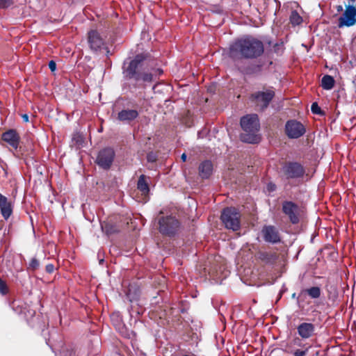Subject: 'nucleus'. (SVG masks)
<instances>
[{
  "mask_svg": "<svg viewBox=\"0 0 356 356\" xmlns=\"http://www.w3.org/2000/svg\"><path fill=\"white\" fill-rule=\"evenodd\" d=\"M114 156L115 153L113 149L105 148L99 152L97 159V163L100 167L108 169L113 163Z\"/></svg>",
  "mask_w": 356,
  "mask_h": 356,
  "instance_id": "9d476101",
  "label": "nucleus"
},
{
  "mask_svg": "<svg viewBox=\"0 0 356 356\" xmlns=\"http://www.w3.org/2000/svg\"><path fill=\"white\" fill-rule=\"evenodd\" d=\"M274 92L270 90L259 91L252 95V101L261 109L266 108L274 97Z\"/></svg>",
  "mask_w": 356,
  "mask_h": 356,
  "instance_id": "6e6552de",
  "label": "nucleus"
},
{
  "mask_svg": "<svg viewBox=\"0 0 356 356\" xmlns=\"http://www.w3.org/2000/svg\"><path fill=\"white\" fill-rule=\"evenodd\" d=\"M356 24V8L353 6H348L343 15L339 18L338 26L350 27Z\"/></svg>",
  "mask_w": 356,
  "mask_h": 356,
  "instance_id": "0eeeda50",
  "label": "nucleus"
},
{
  "mask_svg": "<svg viewBox=\"0 0 356 356\" xmlns=\"http://www.w3.org/2000/svg\"><path fill=\"white\" fill-rule=\"evenodd\" d=\"M305 171L298 163H286L282 168V175L286 179H295L302 177Z\"/></svg>",
  "mask_w": 356,
  "mask_h": 356,
  "instance_id": "1a4fd4ad",
  "label": "nucleus"
},
{
  "mask_svg": "<svg viewBox=\"0 0 356 356\" xmlns=\"http://www.w3.org/2000/svg\"><path fill=\"white\" fill-rule=\"evenodd\" d=\"M311 110H312V113H315V114H320L321 112V108L318 106V105L316 102H314L312 104Z\"/></svg>",
  "mask_w": 356,
  "mask_h": 356,
  "instance_id": "a878e982",
  "label": "nucleus"
},
{
  "mask_svg": "<svg viewBox=\"0 0 356 356\" xmlns=\"http://www.w3.org/2000/svg\"><path fill=\"white\" fill-rule=\"evenodd\" d=\"M186 158H187V156L185 153L182 154L181 156V159L182 160V161H186Z\"/></svg>",
  "mask_w": 356,
  "mask_h": 356,
  "instance_id": "2f4dec72",
  "label": "nucleus"
},
{
  "mask_svg": "<svg viewBox=\"0 0 356 356\" xmlns=\"http://www.w3.org/2000/svg\"><path fill=\"white\" fill-rule=\"evenodd\" d=\"M307 293L312 298H317L321 295V290L318 287H312L307 290Z\"/></svg>",
  "mask_w": 356,
  "mask_h": 356,
  "instance_id": "5701e85b",
  "label": "nucleus"
},
{
  "mask_svg": "<svg viewBox=\"0 0 356 356\" xmlns=\"http://www.w3.org/2000/svg\"><path fill=\"white\" fill-rule=\"evenodd\" d=\"M268 188H269V190H270V191H273V190L275 189V186H274V185H272V184H270V185L268 186Z\"/></svg>",
  "mask_w": 356,
  "mask_h": 356,
  "instance_id": "f704fd0d",
  "label": "nucleus"
},
{
  "mask_svg": "<svg viewBox=\"0 0 356 356\" xmlns=\"http://www.w3.org/2000/svg\"><path fill=\"white\" fill-rule=\"evenodd\" d=\"M241 126L244 134L241 135L242 141L248 143H256L259 141L257 132L259 130V122L256 114L247 115L241 119Z\"/></svg>",
  "mask_w": 356,
  "mask_h": 356,
  "instance_id": "7ed1b4c3",
  "label": "nucleus"
},
{
  "mask_svg": "<svg viewBox=\"0 0 356 356\" xmlns=\"http://www.w3.org/2000/svg\"><path fill=\"white\" fill-rule=\"evenodd\" d=\"M49 67L51 72H54L56 69V64L54 60H51L49 63Z\"/></svg>",
  "mask_w": 356,
  "mask_h": 356,
  "instance_id": "c85d7f7f",
  "label": "nucleus"
},
{
  "mask_svg": "<svg viewBox=\"0 0 356 356\" xmlns=\"http://www.w3.org/2000/svg\"><path fill=\"white\" fill-rule=\"evenodd\" d=\"M8 287L6 283L0 279V293L5 295L8 293Z\"/></svg>",
  "mask_w": 356,
  "mask_h": 356,
  "instance_id": "393cba45",
  "label": "nucleus"
},
{
  "mask_svg": "<svg viewBox=\"0 0 356 356\" xmlns=\"http://www.w3.org/2000/svg\"><path fill=\"white\" fill-rule=\"evenodd\" d=\"M241 214L236 208H225L221 214V220L227 229L236 231L240 228Z\"/></svg>",
  "mask_w": 356,
  "mask_h": 356,
  "instance_id": "20e7f679",
  "label": "nucleus"
},
{
  "mask_svg": "<svg viewBox=\"0 0 356 356\" xmlns=\"http://www.w3.org/2000/svg\"><path fill=\"white\" fill-rule=\"evenodd\" d=\"M213 172V165L209 161H204L199 166V175L203 179H207Z\"/></svg>",
  "mask_w": 356,
  "mask_h": 356,
  "instance_id": "dca6fc26",
  "label": "nucleus"
},
{
  "mask_svg": "<svg viewBox=\"0 0 356 356\" xmlns=\"http://www.w3.org/2000/svg\"><path fill=\"white\" fill-rule=\"evenodd\" d=\"M14 3V0H0V8H6Z\"/></svg>",
  "mask_w": 356,
  "mask_h": 356,
  "instance_id": "b1692460",
  "label": "nucleus"
},
{
  "mask_svg": "<svg viewBox=\"0 0 356 356\" xmlns=\"http://www.w3.org/2000/svg\"><path fill=\"white\" fill-rule=\"evenodd\" d=\"M264 51L263 42L252 36L239 38L229 47V55L233 58L254 59L261 56Z\"/></svg>",
  "mask_w": 356,
  "mask_h": 356,
  "instance_id": "f03ea898",
  "label": "nucleus"
},
{
  "mask_svg": "<svg viewBox=\"0 0 356 356\" xmlns=\"http://www.w3.org/2000/svg\"><path fill=\"white\" fill-rule=\"evenodd\" d=\"M298 332L303 339L311 337L315 331L314 325L310 323H302L298 327Z\"/></svg>",
  "mask_w": 356,
  "mask_h": 356,
  "instance_id": "2eb2a0df",
  "label": "nucleus"
},
{
  "mask_svg": "<svg viewBox=\"0 0 356 356\" xmlns=\"http://www.w3.org/2000/svg\"><path fill=\"white\" fill-rule=\"evenodd\" d=\"M138 189L143 193V195H147L149 193V185L147 181V177L142 175L140 176L138 184Z\"/></svg>",
  "mask_w": 356,
  "mask_h": 356,
  "instance_id": "6ab92c4d",
  "label": "nucleus"
},
{
  "mask_svg": "<svg viewBox=\"0 0 356 356\" xmlns=\"http://www.w3.org/2000/svg\"><path fill=\"white\" fill-rule=\"evenodd\" d=\"M307 350H297L294 352V356H305L307 354Z\"/></svg>",
  "mask_w": 356,
  "mask_h": 356,
  "instance_id": "cd10ccee",
  "label": "nucleus"
},
{
  "mask_svg": "<svg viewBox=\"0 0 356 356\" xmlns=\"http://www.w3.org/2000/svg\"><path fill=\"white\" fill-rule=\"evenodd\" d=\"M282 211L287 216L293 224L299 221V208L295 203L286 201L282 204Z\"/></svg>",
  "mask_w": 356,
  "mask_h": 356,
  "instance_id": "9b49d317",
  "label": "nucleus"
},
{
  "mask_svg": "<svg viewBox=\"0 0 356 356\" xmlns=\"http://www.w3.org/2000/svg\"><path fill=\"white\" fill-rule=\"evenodd\" d=\"M337 10L338 12L342 11L343 10V6H341V5L340 6H337Z\"/></svg>",
  "mask_w": 356,
  "mask_h": 356,
  "instance_id": "72a5a7b5",
  "label": "nucleus"
},
{
  "mask_svg": "<svg viewBox=\"0 0 356 356\" xmlns=\"http://www.w3.org/2000/svg\"><path fill=\"white\" fill-rule=\"evenodd\" d=\"M290 21L293 25H299L302 22V17L296 11H293L290 16Z\"/></svg>",
  "mask_w": 356,
  "mask_h": 356,
  "instance_id": "4be33fe9",
  "label": "nucleus"
},
{
  "mask_svg": "<svg viewBox=\"0 0 356 356\" xmlns=\"http://www.w3.org/2000/svg\"><path fill=\"white\" fill-rule=\"evenodd\" d=\"M159 223L160 232L168 236L174 235L179 227V221L171 216L161 218Z\"/></svg>",
  "mask_w": 356,
  "mask_h": 356,
  "instance_id": "39448f33",
  "label": "nucleus"
},
{
  "mask_svg": "<svg viewBox=\"0 0 356 356\" xmlns=\"http://www.w3.org/2000/svg\"><path fill=\"white\" fill-rule=\"evenodd\" d=\"M22 118L24 120V122H28L29 120V115L27 114H22Z\"/></svg>",
  "mask_w": 356,
  "mask_h": 356,
  "instance_id": "7c9ffc66",
  "label": "nucleus"
},
{
  "mask_svg": "<svg viewBox=\"0 0 356 356\" xmlns=\"http://www.w3.org/2000/svg\"><path fill=\"white\" fill-rule=\"evenodd\" d=\"M334 85V80L330 75H325L321 80V86L325 90H331Z\"/></svg>",
  "mask_w": 356,
  "mask_h": 356,
  "instance_id": "aec40b11",
  "label": "nucleus"
},
{
  "mask_svg": "<svg viewBox=\"0 0 356 356\" xmlns=\"http://www.w3.org/2000/svg\"><path fill=\"white\" fill-rule=\"evenodd\" d=\"M101 227L102 231L107 235L111 234L118 231V229L115 225L106 222H102Z\"/></svg>",
  "mask_w": 356,
  "mask_h": 356,
  "instance_id": "412c9836",
  "label": "nucleus"
},
{
  "mask_svg": "<svg viewBox=\"0 0 356 356\" xmlns=\"http://www.w3.org/2000/svg\"><path fill=\"white\" fill-rule=\"evenodd\" d=\"M39 266V262L36 259H32L30 262V267L33 269H35Z\"/></svg>",
  "mask_w": 356,
  "mask_h": 356,
  "instance_id": "bb28decb",
  "label": "nucleus"
},
{
  "mask_svg": "<svg viewBox=\"0 0 356 356\" xmlns=\"http://www.w3.org/2000/svg\"><path fill=\"white\" fill-rule=\"evenodd\" d=\"M0 209L5 219H8L12 213L11 204L3 195L0 198Z\"/></svg>",
  "mask_w": 356,
  "mask_h": 356,
  "instance_id": "f3484780",
  "label": "nucleus"
},
{
  "mask_svg": "<svg viewBox=\"0 0 356 356\" xmlns=\"http://www.w3.org/2000/svg\"><path fill=\"white\" fill-rule=\"evenodd\" d=\"M88 43L94 51L100 49L104 44V40L96 31H91L88 33Z\"/></svg>",
  "mask_w": 356,
  "mask_h": 356,
  "instance_id": "4468645a",
  "label": "nucleus"
},
{
  "mask_svg": "<svg viewBox=\"0 0 356 356\" xmlns=\"http://www.w3.org/2000/svg\"><path fill=\"white\" fill-rule=\"evenodd\" d=\"M3 195L0 193V198L2 197Z\"/></svg>",
  "mask_w": 356,
  "mask_h": 356,
  "instance_id": "c9c22d12",
  "label": "nucleus"
},
{
  "mask_svg": "<svg viewBox=\"0 0 356 356\" xmlns=\"http://www.w3.org/2000/svg\"><path fill=\"white\" fill-rule=\"evenodd\" d=\"M261 232L264 240L267 242L276 243L280 241L279 232L274 226H265L262 229Z\"/></svg>",
  "mask_w": 356,
  "mask_h": 356,
  "instance_id": "f8f14e48",
  "label": "nucleus"
},
{
  "mask_svg": "<svg viewBox=\"0 0 356 356\" xmlns=\"http://www.w3.org/2000/svg\"><path fill=\"white\" fill-rule=\"evenodd\" d=\"M46 270L49 273H51L54 270V266L53 264H47L46 266Z\"/></svg>",
  "mask_w": 356,
  "mask_h": 356,
  "instance_id": "c756f323",
  "label": "nucleus"
},
{
  "mask_svg": "<svg viewBox=\"0 0 356 356\" xmlns=\"http://www.w3.org/2000/svg\"><path fill=\"white\" fill-rule=\"evenodd\" d=\"M138 113L134 109H124L118 113V119L121 121H131L136 119Z\"/></svg>",
  "mask_w": 356,
  "mask_h": 356,
  "instance_id": "a211bd4d",
  "label": "nucleus"
},
{
  "mask_svg": "<svg viewBox=\"0 0 356 356\" xmlns=\"http://www.w3.org/2000/svg\"><path fill=\"white\" fill-rule=\"evenodd\" d=\"M280 47H281L280 44H275V46H274L275 51H277L280 49Z\"/></svg>",
  "mask_w": 356,
  "mask_h": 356,
  "instance_id": "473e14b6",
  "label": "nucleus"
},
{
  "mask_svg": "<svg viewBox=\"0 0 356 356\" xmlns=\"http://www.w3.org/2000/svg\"><path fill=\"white\" fill-rule=\"evenodd\" d=\"M285 132L289 138H298L305 133V128L301 122L291 120L285 124Z\"/></svg>",
  "mask_w": 356,
  "mask_h": 356,
  "instance_id": "423d86ee",
  "label": "nucleus"
},
{
  "mask_svg": "<svg viewBox=\"0 0 356 356\" xmlns=\"http://www.w3.org/2000/svg\"><path fill=\"white\" fill-rule=\"evenodd\" d=\"M124 72L127 76L136 81L151 82L154 77L162 74L163 70L154 68L149 59L138 54L129 63Z\"/></svg>",
  "mask_w": 356,
  "mask_h": 356,
  "instance_id": "f257e3e1",
  "label": "nucleus"
},
{
  "mask_svg": "<svg viewBox=\"0 0 356 356\" xmlns=\"http://www.w3.org/2000/svg\"><path fill=\"white\" fill-rule=\"evenodd\" d=\"M2 140L15 149L19 146V136L14 129H9L4 132L2 134Z\"/></svg>",
  "mask_w": 356,
  "mask_h": 356,
  "instance_id": "ddd939ff",
  "label": "nucleus"
}]
</instances>
